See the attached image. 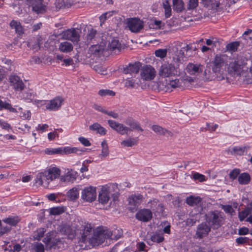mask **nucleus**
Listing matches in <instances>:
<instances>
[{"instance_id": "1", "label": "nucleus", "mask_w": 252, "mask_h": 252, "mask_svg": "<svg viewBox=\"0 0 252 252\" xmlns=\"http://www.w3.org/2000/svg\"><path fill=\"white\" fill-rule=\"evenodd\" d=\"M61 174V170L56 167H50L44 172L38 173L35 179V183L39 185H43L45 182L46 186H47L49 181H53L58 178Z\"/></svg>"}, {"instance_id": "2", "label": "nucleus", "mask_w": 252, "mask_h": 252, "mask_svg": "<svg viewBox=\"0 0 252 252\" xmlns=\"http://www.w3.org/2000/svg\"><path fill=\"white\" fill-rule=\"evenodd\" d=\"M206 222L213 228L218 229L223 223L225 216L223 212L219 210L208 212L205 215Z\"/></svg>"}, {"instance_id": "3", "label": "nucleus", "mask_w": 252, "mask_h": 252, "mask_svg": "<svg viewBox=\"0 0 252 252\" xmlns=\"http://www.w3.org/2000/svg\"><path fill=\"white\" fill-rule=\"evenodd\" d=\"M112 235L111 231L98 228L94 231L91 237H89L87 243L92 247L97 246L103 243L105 239L110 238Z\"/></svg>"}, {"instance_id": "4", "label": "nucleus", "mask_w": 252, "mask_h": 252, "mask_svg": "<svg viewBox=\"0 0 252 252\" xmlns=\"http://www.w3.org/2000/svg\"><path fill=\"white\" fill-rule=\"evenodd\" d=\"M243 67L244 63L241 61L235 60L229 63L227 67V72L230 75L234 78L239 77L242 72Z\"/></svg>"}, {"instance_id": "5", "label": "nucleus", "mask_w": 252, "mask_h": 252, "mask_svg": "<svg viewBox=\"0 0 252 252\" xmlns=\"http://www.w3.org/2000/svg\"><path fill=\"white\" fill-rule=\"evenodd\" d=\"M178 74L177 68L171 63H164L159 68L158 75L162 77H170Z\"/></svg>"}, {"instance_id": "6", "label": "nucleus", "mask_w": 252, "mask_h": 252, "mask_svg": "<svg viewBox=\"0 0 252 252\" xmlns=\"http://www.w3.org/2000/svg\"><path fill=\"white\" fill-rule=\"evenodd\" d=\"M143 197L141 194H132L128 198V210L131 212L137 211L138 206L142 202Z\"/></svg>"}, {"instance_id": "7", "label": "nucleus", "mask_w": 252, "mask_h": 252, "mask_svg": "<svg viewBox=\"0 0 252 252\" xmlns=\"http://www.w3.org/2000/svg\"><path fill=\"white\" fill-rule=\"evenodd\" d=\"M96 192L95 187L92 186L85 187L81 192V198L86 201L92 202L96 199Z\"/></svg>"}, {"instance_id": "8", "label": "nucleus", "mask_w": 252, "mask_h": 252, "mask_svg": "<svg viewBox=\"0 0 252 252\" xmlns=\"http://www.w3.org/2000/svg\"><path fill=\"white\" fill-rule=\"evenodd\" d=\"M86 39V43L88 45L95 44L97 43V42H99L104 40L102 37L100 36L97 31L92 28L88 29Z\"/></svg>"}, {"instance_id": "9", "label": "nucleus", "mask_w": 252, "mask_h": 252, "mask_svg": "<svg viewBox=\"0 0 252 252\" xmlns=\"http://www.w3.org/2000/svg\"><path fill=\"white\" fill-rule=\"evenodd\" d=\"M10 85L16 92H22L25 89V85L21 78L16 74H11L9 77Z\"/></svg>"}, {"instance_id": "10", "label": "nucleus", "mask_w": 252, "mask_h": 252, "mask_svg": "<svg viewBox=\"0 0 252 252\" xmlns=\"http://www.w3.org/2000/svg\"><path fill=\"white\" fill-rule=\"evenodd\" d=\"M148 207H150L156 216L162 215L164 212V206L158 199H154L148 202Z\"/></svg>"}, {"instance_id": "11", "label": "nucleus", "mask_w": 252, "mask_h": 252, "mask_svg": "<svg viewBox=\"0 0 252 252\" xmlns=\"http://www.w3.org/2000/svg\"><path fill=\"white\" fill-rule=\"evenodd\" d=\"M80 30L78 29H68L63 33V37L73 42L78 43L80 39Z\"/></svg>"}, {"instance_id": "12", "label": "nucleus", "mask_w": 252, "mask_h": 252, "mask_svg": "<svg viewBox=\"0 0 252 252\" xmlns=\"http://www.w3.org/2000/svg\"><path fill=\"white\" fill-rule=\"evenodd\" d=\"M83 229L81 230V237L80 241L84 243H87V241L89 237L93 235L94 230L90 223H85L84 225L82 226Z\"/></svg>"}, {"instance_id": "13", "label": "nucleus", "mask_w": 252, "mask_h": 252, "mask_svg": "<svg viewBox=\"0 0 252 252\" xmlns=\"http://www.w3.org/2000/svg\"><path fill=\"white\" fill-rule=\"evenodd\" d=\"M156 71L155 68L150 65L144 66L141 71V76L144 80H151L155 77Z\"/></svg>"}, {"instance_id": "14", "label": "nucleus", "mask_w": 252, "mask_h": 252, "mask_svg": "<svg viewBox=\"0 0 252 252\" xmlns=\"http://www.w3.org/2000/svg\"><path fill=\"white\" fill-rule=\"evenodd\" d=\"M211 228V227L206 222L201 223L197 227L195 233L196 238L202 239L207 236L210 232Z\"/></svg>"}, {"instance_id": "15", "label": "nucleus", "mask_w": 252, "mask_h": 252, "mask_svg": "<svg viewBox=\"0 0 252 252\" xmlns=\"http://www.w3.org/2000/svg\"><path fill=\"white\" fill-rule=\"evenodd\" d=\"M127 24L129 30L133 32H138L143 28V22L138 18L129 19Z\"/></svg>"}, {"instance_id": "16", "label": "nucleus", "mask_w": 252, "mask_h": 252, "mask_svg": "<svg viewBox=\"0 0 252 252\" xmlns=\"http://www.w3.org/2000/svg\"><path fill=\"white\" fill-rule=\"evenodd\" d=\"M106 42L105 40L97 42L95 44H92L89 48V51L92 54L99 56L103 53L106 47Z\"/></svg>"}, {"instance_id": "17", "label": "nucleus", "mask_w": 252, "mask_h": 252, "mask_svg": "<svg viewBox=\"0 0 252 252\" xmlns=\"http://www.w3.org/2000/svg\"><path fill=\"white\" fill-rule=\"evenodd\" d=\"M135 218L138 220L143 222H148L152 219L153 213L150 209H142L136 213Z\"/></svg>"}, {"instance_id": "18", "label": "nucleus", "mask_w": 252, "mask_h": 252, "mask_svg": "<svg viewBox=\"0 0 252 252\" xmlns=\"http://www.w3.org/2000/svg\"><path fill=\"white\" fill-rule=\"evenodd\" d=\"M224 61L223 57L220 55H216L213 62L212 70L215 73H221L223 71Z\"/></svg>"}, {"instance_id": "19", "label": "nucleus", "mask_w": 252, "mask_h": 252, "mask_svg": "<svg viewBox=\"0 0 252 252\" xmlns=\"http://www.w3.org/2000/svg\"><path fill=\"white\" fill-rule=\"evenodd\" d=\"M186 70L190 75H198L203 71V66L200 64L189 63L188 64Z\"/></svg>"}, {"instance_id": "20", "label": "nucleus", "mask_w": 252, "mask_h": 252, "mask_svg": "<svg viewBox=\"0 0 252 252\" xmlns=\"http://www.w3.org/2000/svg\"><path fill=\"white\" fill-rule=\"evenodd\" d=\"M110 191L107 188L103 187L102 188L101 190L98 194L99 201L103 204H106L109 200Z\"/></svg>"}, {"instance_id": "21", "label": "nucleus", "mask_w": 252, "mask_h": 252, "mask_svg": "<svg viewBox=\"0 0 252 252\" xmlns=\"http://www.w3.org/2000/svg\"><path fill=\"white\" fill-rule=\"evenodd\" d=\"M63 101V99L62 98L60 97H56L50 101L46 106V109L50 110H57L61 106Z\"/></svg>"}, {"instance_id": "22", "label": "nucleus", "mask_w": 252, "mask_h": 252, "mask_svg": "<svg viewBox=\"0 0 252 252\" xmlns=\"http://www.w3.org/2000/svg\"><path fill=\"white\" fill-rule=\"evenodd\" d=\"M140 66V63L139 62L129 63L128 66L124 68L123 72L125 74L137 73L139 72Z\"/></svg>"}, {"instance_id": "23", "label": "nucleus", "mask_w": 252, "mask_h": 252, "mask_svg": "<svg viewBox=\"0 0 252 252\" xmlns=\"http://www.w3.org/2000/svg\"><path fill=\"white\" fill-rule=\"evenodd\" d=\"M152 129L157 134L160 135H164L166 137H172L173 136V133L171 131L158 125H153L152 126Z\"/></svg>"}, {"instance_id": "24", "label": "nucleus", "mask_w": 252, "mask_h": 252, "mask_svg": "<svg viewBox=\"0 0 252 252\" xmlns=\"http://www.w3.org/2000/svg\"><path fill=\"white\" fill-rule=\"evenodd\" d=\"M62 155H67L72 153H75L77 155H81L83 152L85 151V149H81L76 147H62Z\"/></svg>"}, {"instance_id": "25", "label": "nucleus", "mask_w": 252, "mask_h": 252, "mask_svg": "<svg viewBox=\"0 0 252 252\" xmlns=\"http://www.w3.org/2000/svg\"><path fill=\"white\" fill-rule=\"evenodd\" d=\"M201 3L205 7H210L214 10H217L220 3L216 0H201Z\"/></svg>"}, {"instance_id": "26", "label": "nucleus", "mask_w": 252, "mask_h": 252, "mask_svg": "<svg viewBox=\"0 0 252 252\" xmlns=\"http://www.w3.org/2000/svg\"><path fill=\"white\" fill-rule=\"evenodd\" d=\"M32 10L36 14H42L46 11V6L42 2H32Z\"/></svg>"}, {"instance_id": "27", "label": "nucleus", "mask_w": 252, "mask_h": 252, "mask_svg": "<svg viewBox=\"0 0 252 252\" xmlns=\"http://www.w3.org/2000/svg\"><path fill=\"white\" fill-rule=\"evenodd\" d=\"M89 129L94 131H96L97 133H98L101 135H104L106 133V130L105 128L102 126L98 123H95L93 125L90 126Z\"/></svg>"}, {"instance_id": "28", "label": "nucleus", "mask_w": 252, "mask_h": 252, "mask_svg": "<svg viewBox=\"0 0 252 252\" xmlns=\"http://www.w3.org/2000/svg\"><path fill=\"white\" fill-rule=\"evenodd\" d=\"M10 26L12 29H14L15 32L18 35H22L23 33V28L21 23L15 20H12L10 23Z\"/></svg>"}, {"instance_id": "29", "label": "nucleus", "mask_w": 252, "mask_h": 252, "mask_svg": "<svg viewBox=\"0 0 252 252\" xmlns=\"http://www.w3.org/2000/svg\"><path fill=\"white\" fill-rule=\"evenodd\" d=\"M73 48L72 44L67 41L61 42L59 47V50L64 53L70 52L73 50Z\"/></svg>"}, {"instance_id": "30", "label": "nucleus", "mask_w": 252, "mask_h": 252, "mask_svg": "<svg viewBox=\"0 0 252 252\" xmlns=\"http://www.w3.org/2000/svg\"><path fill=\"white\" fill-rule=\"evenodd\" d=\"M79 189L76 187H74L67 192V197L70 200H75L79 197Z\"/></svg>"}, {"instance_id": "31", "label": "nucleus", "mask_w": 252, "mask_h": 252, "mask_svg": "<svg viewBox=\"0 0 252 252\" xmlns=\"http://www.w3.org/2000/svg\"><path fill=\"white\" fill-rule=\"evenodd\" d=\"M173 9L177 12H181L184 9V4L182 0H173Z\"/></svg>"}, {"instance_id": "32", "label": "nucleus", "mask_w": 252, "mask_h": 252, "mask_svg": "<svg viewBox=\"0 0 252 252\" xmlns=\"http://www.w3.org/2000/svg\"><path fill=\"white\" fill-rule=\"evenodd\" d=\"M201 202V198L199 196H190L186 199V202L190 206L198 205Z\"/></svg>"}, {"instance_id": "33", "label": "nucleus", "mask_w": 252, "mask_h": 252, "mask_svg": "<svg viewBox=\"0 0 252 252\" xmlns=\"http://www.w3.org/2000/svg\"><path fill=\"white\" fill-rule=\"evenodd\" d=\"M126 124L130 126L129 130H133L134 129L143 131V129L140 127L139 123L133 119H128L126 121Z\"/></svg>"}, {"instance_id": "34", "label": "nucleus", "mask_w": 252, "mask_h": 252, "mask_svg": "<svg viewBox=\"0 0 252 252\" xmlns=\"http://www.w3.org/2000/svg\"><path fill=\"white\" fill-rule=\"evenodd\" d=\"M138 138L137 137H129L128 139L121 142L122 145L126 147H132L137 144Z\"/></svg>"}, {"instance_id": "35", "label": "nucleus", "mask_w": 252, "mask_h": 252, "mask_svg": "<svg viewBox=\"0 0 252 252\" xmlns=\"http://www.w3.org/2000/svg\"><path fill=\"white\" fill-rule=\"evenodd\" d=\"M76 179V172H68L64 176L61 178L62 181L65 182L73 183Z\"/></svg>"}, {"instance_id": "36", "label": "nucleus", "mask_w": 252, "mask_h": 252, "mask_svg": "<svg viewBox=\"0 0 252 252\" xmlns=\"http://www.w3.org/2000/svg\"><path fill=\"white\" fill-rule=\"evenodd\" d=\"M249 148L250 147L249 146L235 147L232 149L230 153L232 155H237L240 156L243 155L244 152L245 151L247 152Z\"/></svg>"}, {"instance_id": "37", "label": "nucleus", "mask_w": 252, "mask_h": 252, "mask_svg": "<svg viewBox=\"0 0 252 252\" xmlns=\"http://www.w3.org/2000/svg\"><path fill=\"white\" fill-rule=\"evenodd\" d=\"M238 180L240 184L247 185L250 182L251 177L248 173H243L239 175Z\"/></svg>"}, {"instance_id": "38", "label": "nucleus", "mask_w": 252, "mask_h": 252, "mask_svg": "<svg viewBox=\"0 0 252 252\" xmlns=\"http://www.w3.org/2000/svg\"><path fill=\"white\" fill-rule=\"evenodd\" d=\"M3 109L13 113H16L17 112L16 109L13 108L10 103L5 101L4 102L0 99V111Z\"/></svg>"}, {"instance_id": "39", "label": "nucleus", "mask_w": 252, "mask_h": 252, "mask_svg": "<svg viewBox=\"0 0 252 252\" xmlns=\"http://www.w3.org/2000/svg\"><path fill=\"white\" fill-rule=\"evenodd\" d=\"M52 232L46 233L45 237L43 240V242L47 245V247H48L50 249L53 248L55 246V243L52 242Z\"/></svg>"}, {"instance_id": "40", "label": "nucleus", "mask_w": 252, "mask_h": 252, "mask_svg": "<svg viewBox=\"0 0 252 252\" xmlns=\"http://www.w3.org/2000/svg\"><path fill=\"white\" fill-rule=\"evenodd\" d=\"M164 238L162 234L156 232L151 236V240L153 242L160 243L164 240Z\"/></svg>"}, {"instance_id": "41", "label": "nucleus", "mask_w": 252, "mask_h": 252, "mask_svg": "<svg viewBox=\"0 0 252 252\" xmlns=\"http://www.w3.org/2000/svg\"><path fill=\"white\" fill-rule=\"evenodd\" d=\"M121 47V43L119 42V40L117 39L113 38L109 42L110 49L112 51H114L116 49L120 50Z\"/></svg>"}, {"instance_id": "42", "label": "nucleus", "mask_w": 252, "mask_h": 252, "mask_svg": "<svg viewBox=\"0 0 252 252\" xmlns=\"http://www.w3.org/2000/svg\"><path fill=\"white\" fill-rule=\"evenodd\" d=\"M102 150L100 155L101 158L106 157L109 155L108 147L106 140H103L101 142Z\"/></svg>"}, {"instance_id": "43", "label": "nucleus", "mask_w": 252, "mask_h": 252, "mask_svg": "<svg viewBox=\"0 0 252 252\" xmlns=\"http://www.w3.org/2000/svg\"><path fill=\"white\" fill-rule=\"evenodd\" d=\"M163 7L165 10V17L169 18L171 15V8L170 3L168 0L163 1Z\"/></svg>"}, {"instance_id": "44", "label": "nucleus", "mask_w": 252, "mask_h": 252, "mask_svg": "<svg viewBox=\"0 0 252 252\" xmlns=\"http://www.w3.org/2000/svg\"><path fill=\"white\" fill-rule=\"evenodd\" d=\"M240 45L239 42L235 41L231 42L229 44H228L226 46V49L228 51L231 52H236L238 47Z\"/></svg>"}, {"instance_id": "45", "label": "nucleus", "mask_w": 252, "mask_h": 252, "mask_svg": "<svg viewBox=\"0 0 252 252\" xmlns=\"http://www.w3.org/2000/svg\"><path fill=\"white\" fill-rule=\"evenodd\" d=\"M46 232L45 228H40L38 229L34 233V240H40Z\"/></svg>"}, {"instance_id": "46", "label": "nucleus", "mask_w": 252, "mask_h": 252, "mask_svg": "<svg viewBox=\"0 0 252 252\" xmlns=\"http://www.w3.org/2000/svg\"><path fill=\"white\" fill-rule=\"evenodd\" d=\"M62 147L58 148H47L45 150V153L49 155L55 154L62 155Z\"/></svg>"}, {"instance_id": "47", "label": "nucleus", "mask_w": 252, "mask_h": 252, "mask_svg": "<svg viewBox=\"0 0 252 252\" xmlns=\"http://www.w3.org/2000/svg\"><path fill=\"white\" fill-rule=\"evenodd\" d=\"M129 129L130 128H129V127L125 126L122 124L119 123L115 131L123 135L124 134L127 133Z\"/></svg>"}, {"instance_id": "48", "label": "nucleus", "mask_w": 252, "mask_h": 252, "mask_svg": "<svg viewBox=\"0 0 252 252\" xmlns=\"http://www.w3.org/2000/svg\"><path fill=\"white\" fill-rule=\"evenodd\" d=\"M252 213V208H247L245 210L239 212V218L241 221L243 220L248 216Z\"/></svg>"}, {"instance_id": "49", "label": "nucleus", "mask_w": 252, "mask_h": 252, "mask_svg": "<svg viewBox=\"0 0 252 252\" xmlns=\"http://www.w3.org/2000/svg\"><path fill=\"white\" fill-rule=\"evenodd\" d=\"M64 211L63 207H53L50 209V214L52 215H59L64 212Z\"/></svg>"}, {"instance_id": "50", "label": "nucleus", "mask_w": 252, "mask_h": 252, "mask_svg": "<svg viewBox=\"0 0 252 252\" xmlns=\"http://www.w3.org/2000/svg\"><path fill=\"white\" fill-rule=\"evenodd\" d=\"M220 208L225 212L226 214H229L232 215L234 213V210L233 209L231 205H220Z\"/></svg>"}, {"instance_id": "51", "label": "nucleus", "mask_w": 252, "mask_h": 252, "mask_svg": "<svg viewBox=\"0 0 252 252\" xmlns=\"http://www.w3.org/2000/svg\"><path fill=\"white\" fill-rule=\"evenodd\" d=\"M2 221L11 226H15L18 222V220L14 218H7L2 220Z\"/></svg>"}, {"instance_id": "52", "label": "nucleus", "mask_w": 252, "mask_h": 252, "mask_svg": "<svg viewBox=\"0 0 252 252\" xmlns=\"http://www.w3.org/2000/svg\"><path fill=\"white\" fill-rule=\"evenodd\" d=\"M98 94L100 96H114L115 95V93L113 91L110 90H100L98 92Z\"/></svg>"}, {"instance_id": "53", "label": "nucleus", "mask_w": 252, "mask_h": 252, "mask_svg": "<svg viewBox=\"0 0 252 252\" xmlns=\"http://www.w3.org/2000/svg\"><path fill=\"white\" fill-rule=\"evenodd\" d=\"M24 92L23 93L22 97L26 100H32L33 98L32 93L31 91L26 90L24 89L23 90Z\"/></svg>"}, {"instance_id": "54", "label": "nucleus", "mask_w": 252, "mask_h": 252, "mask_svg": "<svg viewBox=\"0 0 252 252\" xmlns=\"http://www.w3.org/2000/svg\"><path fill=\"white\" fill-rule=\"evenodd\" d=\"M153 29H163L164 27L165 24L160 20H155L154 21V24H152Z\"/></svg>"}, {"instance_id": "55", "label": "nucleus", "mask_w": 252, "mask_h": 252, "mask_svg": "<svg viewBox=\"0 0 252 252\" xmlns=\"http://www.w3.org/2000/svg\"><path fill=\"white\" fill-rule=\"evenodd\" d=\"M167 55V50L163 49H160L156 50L155 51V55L157 57H159L160 58H163L166 57Z\"/></svg>"}, {"instance_id": "56", "label": "nucleus", "mask_w": 252, "mask_h": 252, "mask_svg": "<svg viewBox=\"0 0 252 252\" xmlns=\"http://www.w3.org/2000/svg\"><path fill=\"white\" fill-rule=\"evenodd\" d=\"M251 240L246 237H239L236 239V242L239 245H243L246 243L249 244V241Z\"/></svg>"}, {"instance_id": "57", "label": "nucleus", "mask_w": 252, "mask_h": 252, "mask_svg": "<svg viewBox=\"0 0 252 252\" xmlns=\"http://www.w3.org/2000/svg\"><path fill=\"white\" fill-rule=\"evenodd\" d=\"M113 11H108L103 13L99 17V19L101 22L103 23L108 18L111 17L113 14Z\"/></svg>"}, {"instance_id": "58", "label": "nucleus", "mask_w": 252, "mask_h": 252, "mask_svg": "<svg viewBox=\"0 0 252 252\" xmlns=\"http://www.w3.org/2000/svg\"><path fill=\"white\" fill-rule=\"evenodd\" d=\"M198 4V0H189L188 5V9L192 10L195 8Z\"/></svg>"}, {"instance_id": "59", "label": "nucleus", "mask_w": 252, "mask_h": 252, "mask_svg": "<svg viewBox=\"0 0 252 252\" xmlns=\"http://www.w3.org/2000/svg\"><path fill=\"white\" fill-rule=\"evenodd\" d=\"M240 171L238 169H234L232 170L229 173V177L232 180H235L240 174Z\"/></svg>"}, {"instance_id": "60", "label": "nucleus", "mask_w": 252, "mask_h": 252, "mask_svg": "<svg viewBox=\"0 0 252 252\" xmlns=\"http://www.w3.org/2000/svg\"><path fill=\"white\" fill-rule=\"evenodd\" d=\"M168 85L173 88H176L179 87L180 85L179 80L177 79H175L174 80H172L170 81Z\"/></svg>"}, {"instance_id": "61", "label": "nucleus", "mask_w": 252, "mask_h": 252, "mask_svg": "<svg viewBox=\"0 0 252 252\" xmlns=\"http://www.w3.org/2000/svg\"><path fill=\"white\" fill-rule=\"evenodd\" d=\"M78 140L85 146H90L91 145L88 139L84 137H80Z\"/></svg>"}, {"instance_id": "62", "label": "nucleus", "mask_w": 252, "mask_h": 252, "mask_svg": "<svg viewBox=\"0 0 252 252\" xmlns=\"http://www.w3.org/2000/svg\"><path fill=\"white\" fill-rule=\"evenodd\" d=\"M193 178L194 180H197L200 182H203L205 181V176L202 175L198 173H195L193 175Z\"/></svg>"}, {"instance_id": "63", "label": "nucleus", "mask_w": 252, "mask_h": 252, "mask_svg": "<svg viewBox=\"0 0 252 252\" xmlns=\"http://www.w3.org/2000/svg\"><path fill=\"white\" fill-rule=\"evenodd\" d=\"M11 229L10 226H1L0 228V237L2 236L4 234L9 232Z\"/></svg>"}, {"instance_id": "64", "label": "nucleus", "mask_w": 252, "mask_h": 252, "mask_svg": "<svg viewBox=\"0 0 252 252\" xmlns=\"http://www.w3.org/2000/svg\"><path fill=\"white\" fill-rule=\"evenodd\" d=\"M35 250L36 252H44L45 249L44 245L42 243H37L35 246Z\"/></svg>"}]
</instances>
